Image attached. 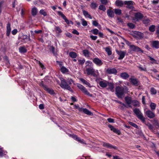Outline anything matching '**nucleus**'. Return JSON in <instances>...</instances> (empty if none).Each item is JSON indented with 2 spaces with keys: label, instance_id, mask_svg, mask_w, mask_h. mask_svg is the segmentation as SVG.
I'll use <instances>...</instances> for the list:
<instances>
[{
  "label": "nucleus",
  "instance_id": "1",
  "mask_svg": "<svg viewBox=\"0 0 159 159\" xmlns=\"http://www.w3.org/2000/svg\"><path fill=\"white\" fill-rule=\"evenodd\" d=\"M133 112L135 114L137 117L140 119L141 121L144 123L148 128L149 129L151 130L153 129V126L148 122H146L145 120V118L143 117V114L141 112L139 109L135 108L133 109Z\"/></svg>",
  "mask_w": 159,
  "mask_h": 159
},
{
  "label": "nucleus",
  "instance_id": "2",
  "mask_svg": "<svg viewBox=\"0 0 159 159\" xmlns=\"http://www.w3.org/2000/svg\"><path fill=\"white\" fill-rule=\"evenodd\" d=\"M115 94L119 98H122L125 96V89L121 86H118L115 88Z\"/></svg>",
  "mask_w": 159,
  "mask_h": 159
},
{
  "label": "nucleus",
  "instance_id": "3",
  "mask_svg": "<svg viewBox=\"0 0 159 159\" xmlns=\"http://www.w3.org/2000/svg\"><path fill=\"white\" fill-rule=\"evenodd\" d=\"M74 107L75 109H77L80 112H83L88 116L93 115V113L87 108H84L83 107H80L79 106L76 105H74Z\"/></svg>",
  "mask_w": 159,
  "mask_h": 159
},
{
  "label": "nucleus",
  "instance_id": "4",
  "mask_svg": "<svg viewBox=\"0 0 159 159\" xmlns=\"http://www.w3.org/2000/svg\"><path fill=\"white\" fill-rule=\"evenodd\" d=\"M60 80L61 84L60 85V86L62 88L66 89L71 92L73 91L70 86L69 85L67 82L64 79L62 78Z\"/></svg>",
  "mask_w": 159,
  "mask_h": 159
},
{
  "label": "nucleus",
  "instance_id": "5",
  "mask_svg": "<svg viewBox=\"0 0 159 159\" xmlns=\"http://www.w3.org/2000/svg\"><path fill=\"white\" fill-rule=\"evenodd\" d=\"M77 86L82 92L85 95L90 97H92L93 96V94H90L88 91L87 89L82 84L78 83L77 84Z\"/></svg>",
  "mask_w": 159,
  "mask_h": 159
},
{
  "label": "nucleus",
  "instance_id": "6",
  "mask_svg": "<svg viewBox=\"0 0 159 159\" xmlns=\"http://www.w3.org/2000/svg\"><path fill=\"white\" fill-rule=\"evenodd\" d=\"M39 85L40 87H43L45 91H46L50 94L54 95L55 94L54 90L52 89L48 88L47 85L43 83V81L39 84Z\"/></svg>",
  "mask_w": 159,
  "mask_h": 159
},
{
  "label": "nucleus",
  "instance_id": "7",
  "mask_svg": "<svg viewBox=\"0 0 159 159\" xmlns=\"http://www.w3.org/2000/svg\"><path fill=\"white\" fill-rule=\"evenodd\" d=\"M86 71L88 75H91L96 78L98 77V75L95 73V70L93 67L86 68Z\"/></svg>",
  "mask_w": 159,
  "mask_h": 159
},
{
  "label": "nucleus",
  "instance_id": "8",
  "mask_svg": "<svg viewBox=\"0 0 159 159\" xmlns=\"http://www.w3.org/2000/svg\"><path fill=\"white\" fill-rule=\"evenodd\" d=\"M134 4V2L132 1H124V5H126V7L129 9L134 10L135 8L133 6Z\"/></svg>",
  "mask_w": 159,
  "mask_h": 159
},
{
  "label": "nucleus",
  "instance_id": "9",
  "mask_svg": "<svg viewBox=\"0 0 159 159\" xmlns=\"http://www.w3.org/2000/svg\"><path fill=\"white\" fill-rule=\"evenodd\" d=\"M129 48L131 49L134 51L140 53H143V51L139 47L135 46L134 45H131L129 46Z\"/></svg>",
  "mask_w": 159,
  "mask_h": 159
},
{
  "label": "nucleus",
  "instance_id": "10",
  "mask_svg": "<svg viewBox=\"0 0 159 159\" xmlns=\"http://www.w3.org/2000/svg\"><path fill=\"white\" fill-rule=\"evenodd\" d=\"M134 16L135 19L133 20H136L137 21L142 20L144 17L143 14L140 12L135 13Z\"/></svg>",
  "mask_w": 159,
  "mask_h": 159
},
{
  "label": "nucleus",
  "instance_id": "11",
  "mask_svg": "<svg viewBox=\"0 0 159 159\" xmlns=\"http://www.w3.org/2000/svg\"><path fill=\"white\" fill-rule=\"evenodd\" d=\"M146 116L148 118L152 119L154 118L155 116V114L154 112H153L150 110H148L145 112Z\"/></svg>",
  "mask_w": 159,
  "mask_h": 159
},
{
  "label": "nucleus",
  "instance_id": "12",
  "mask_svg": "<svg viewBox=\"0 0 159 159\" xmlns=\"http://www.w3.org/2000/svg\"><path fill=\"white\" fill-rule=\"evenodd\" d=\"M93 62L98 66H102L103 63L102 60L98 57H95L93 59Z\"/></svg>",
  "mask_w": 159,
  "mask_h": 159
},
{
  "label": "nucleus",
  "instance_id": "13",
  "mask_svg": "<svg viewBox=\"0 0 159 159\" xmlns=\"http://www.w3.org/2000/svg\"><path fill=\"white\" fill-rule=\"evenodd\" d=\"M18 39L24 43H27L28 41V36L27 35L23 34L18 38Z\"/></svg>",
  "mask_w": 159,
  "mask_h": 159
},
{
  "label": "nucleus",
  "instance_id": "14",
  "mask_svg": "<svg viewBox=\"0 0 159 159\" xmlns=\"http://www.w3.org/2000/svg\"><path fill=\"white\" fill-rule=\"evenodd\" d=\"M125 100L126 103L128 105L129 107L132 108V106L130 105L132 103V100L131 97L128 96H126L125 98Z\"/></svg>",
  "mask_w": 159,
  "mask_h": 159
},
{
  "label": "nucleus",
  "instance_id": "15",
  "mask_svg": "<svg viewBox=\"0 0 159 159\" xmlns=\"http://www.w3.org/2000/svg\"><path fill=\"white\" fill-rule=\"evenodd\" d=\"M106 72L108 74H114L116 75L117 71V70L115 68H108L106 70Z\"/></svg>",
  "mask_w": 159,
  "mask_h": 159
},
{
  "label": "nucleus",
  "instance_id": "16",
  "mask_svg": "<svg viewBox=\"0 0 159 159\" xmlns=\"http://www.w3.org/2000/svg\"><path fill=\"white\" fill-rule=\"evenodd\" d=\"M116 52L118 55L119 56L118 58V59L119 60L123 59L124 57L126 54V52L116 50Z\"/></svg>",
  "mask_w": 159,
  "mask_h": 159
},
{
  "label": "nucleus",
  "instance_id": "17",
  "mask_svg": "<svg viewBox=\"0 0 159 159\" xmlns=\"http://www.w3.org/2000/svg\"><path fill=\"white\" fill-rule=\"evenodd\" d=\"M108 127L114 133H116L118 135H120L121 132L119 130H118L115 128L113 126L109 125Z\"/></svg>",
  "mask_w": 159,
  "mask_h": 159
},
{
  "label": "nucleus",
  "instance_id": "18",
  "mask_svg": "<svg viewBox=\"0 0 159 159\" xmlns=\"http://www.w3.org/2000/svg\"><path fill=\"white\" fill-rule=\"evenodd\" d=\"M102 146L104 147L110 149L113 148L115 149H116L117 148L116 146H113L109 143H106L105 142H103V143Z\"/></svg>",
  "mask_w": 159,
  "mask_h": 159
},
{
  "label": "nucleus",
  "instance_id": "19",
  "mask_svg": "<svg viewBox=\"0 0 159 159\" xmlns=\"http://www.w3.org/2000/svg\"><path fill=\"white\" fill-rule=\"evenodd\" d=\"M57 14L59 16H61V17L65 20V22L67 24L69 25L70 24L69 21L62 12L61 11H58L57 12Z\"/></svg>",
  "mask_w": 159,
  "mask_h": 159
},
{
  "label": "nucleus",
  "instance_id": "20",
  "mask_svg": "<svg viewBox=\"0 0 159 159\" xmlns=\"http://www.w3.org/2000/svg\"><path fill=\"white\" fill-rule=\"evenodd\" d=\"M129 81L133 85L138 86L139 85V81L136 78H129Z\"/></svg>",
  "mask_w": 159,
  "mask_h": 159
},
{
  "label": "nucleus",
  "instance_id": "21",
  "mask_svg": "<svg viewBox=\"0 0 159 159\" xmlns=\"http://www.w3.org/2000/svg\"><path fill=\"white\" fill-rule=\"evenodd\" d=\"M49 50L50 52H51L53 55L56 57H57L58 55L57 52L55 51V48L52 45L50 46L49 48Z\"/></svg>",
  "mask_w": 159,
  "mask_h": 159
},
{
  "label": "nucleus",
  "instance_id": "22",
  "mask_svg": "<svg viewBox=\"0 0 159 159\" xmlns=\"http://www.w3.org/2000/svg\"><path fill=\"white\" fill-rule=\"evenodd\" d=\"M107 14L109 17L113 18L114 16V12L111 9H109L107 10Z\"/></svg>",
  "mask_w": 159,
  "mask_h": 159
},
{
  "label": "nucleus",
  "instance_id": "23",
  "mask_svg": "<svg viewBox=\"0 0 159 159\" xmlns=\"http://www.w3.org/2000/svg\"><path fill=\"white\" fill-rule=\"evenodd\" d=\"M115 4L117 7H123L124 5V2L120 0H117L116 1Z\"/></svg>",
  "mask_w": 159,
  "mask_h": 159
},
{
  "label": "nucleus",
  "instance_id": "24",
  "mask_svg": "<svg viewBox=\"0 0 159 159\" xmlns=\"http://www.w3.org/2000/svg\"><path fill=\"white\" fill-rule=\"evenodd\" d=\"M107 82L106 81H101L98 83L99 85L102 88L107 87Z\"/></svg>",
  "mask_w": 159,
  "mask_h": 159
},
{
  "label": "nucleus",
  "instance_id": "25",
  "mask_svg": "<svg viewBox=\"0 0 159 159\" xmlns=\"http://www.w3.org/2000/svg\"><path fill=\"white\" fill-rule=\"evenodd\" d=\"M120 77L123 79L126 80L129 76V75L126 72L121 73L120 75Z\"/></svg>",
  "mask_w": 159,
  "mask_h": 159
},
{
  "label": "nucleus",
  "instance_id": "26",
  "mask_svg": "<svg viewBox=\"0 0 159 159\" xmlns=\"http://www.w3.org/2000/svg\"><path fill=\"white\" fill-rule=\"evenodd\" d=\"M152 46L156 49L159 48V41H153L152 43Z\"/></svg>",
  "mask_w": 159,
  "mask_h": 159
},
{
  "label": "nucleus",
  "instance_id": "27",
  "mask_svg": "<svg viewBox=\"0 0 159 159\" xmlns=\"http://www.w3.org/2000/svg\"><path fill=\"white\" fill-rule=\"evenodd\" d=\"M107 85L108 86V89L110 90L112 92H113V89L114 88V84L111 82H107Z\"/></svg>",
  "mask_w": 159,
  "mask_h": 159
},
{
  "label": "nucleus",
  "instance_id": "28",
  "mask_svg": "<svg viewBox=\"0 0 159 159\" xmlns=\"http://www.w3.org/2000/svg\"><path fill=\"white\" fill-rule=\"evenodd\" d=\"M19 52L20 53H25L27 51V49L25 46H21L19 48Z\"/></svg>",
  "mask_w": 159,
  "mask_h": 159
},
{
  "label": "nucleus",
  "instance_id": "29",
  "mask_svg": "<svg viewBox=\"0 0 159 159\" xmlns=\"http://www.w3.org/2000/svg\"><path fill=\"white\" fill-rule=\"evenodd\" d=\"M83 15L86 18H88L90 19H92V16L89 13L84 10L83 11Z\"/></svg>",
  "mask_w": 159,
  "mask_h": 159
},
{
  "label": "nucleus",
  "instance_id": "30",
  "mask_svg": "<svg viewBox=\"0 0 159 159\" xmlns=\"http://www.w3.org/2000/svg\"><path fill=\"white\" fill-rule=\"evenodd\" d=\"M60 70L63 74H65L69 71V70L63 66L61 67Z\"/></svg>",
  "mask_w": 159,
  "mask_h": 159
},
{
  "label": "nucleus",
  "instance_id": "31",
  "mask_svg": "<svg viewBox=\"0 0 159 159\" xmlns=\"http://www.w3.org/2000/svg\"><path fill=\"white\" fill-rule=\"evenodd\" d=\"M80 80L84 84L87 85L90 88L91 87L90 84L84 79L81 78L80 79Z\"/></svg>",
  "mask_w": 159,
  "mask_h": 159
},
{
  "label": "nucleus",
  "instance_id": "32",
  "mask_svg": "<svg viewBox=\"0 0 159 159\" xmlns=\"http://www.w3.org/2000/svg\"><path fill=\"white\" fill-rule=\"evenodd\" d=\"M134 34L139 36L140 39H142L143 38L144 34L143 33L140 32L136 31Z\"/></svg>",
  "mask_w": 159,
  "mask_h": 159
},
{
  "label": "nucleus",
  "instance_id": "33",
  "mask_svg": "<svg viewBox=\"0 0 159 159\" xmlns=\"http://www.w3.org/2000/svg\"><path fill=\"white\" fill-rule=\"evenodd\" d=\"M82 52L83 54L85 57H89V52L88 50L87 49L83 50Z\"/></svg>",
  "mask_w": 159,
  "mask_h": 159
},
{
  "label": "nucleus",
  "instance_id": "34",
  "mask_svg": "<svg viewBox=\"0 0 159 159\" xmlns=\"http://www.w3.org/2000/svg\"><path fill=\"white\" fill-rule=\"evenodd\" d=\"M132 103V104L134 107H139L140 106L139 102L136 100H133Z\"/></svg>",
  "mask_w": 159,
  "mask_h": 159
},
{
  "label": "nucleus",
  "instance_id": "35",
  "mask_svg": "<svg viewBox=\"0 0 159 159\" xmlns=\"http://www.w3.org/2000/svg\"><path fill=\"white\" fill-rule=\"evenodd\" d=\"M37 13V8L34 7L31 10V14L32 15L34 16H36Z\"/></svg>",
  "mask_w": 159,
  "mask_h": 159
},
{
  "label": "nucleus",
  "instance_id": "36",
  "mask_svg": "<svg viewBox=\"0 0 159 159\" xmlns=\"http://www.w3.org/2000/svg\"><path fill=\"white\" fill-rule=\"evenodd\" d=\"M106 52L107 53V54L109 56L111 55L112 54V52L111 49L110 47H106L105 48Z\"/></svg>",
  "mask_w": 159,
  "mask_h": 159
},
{
  "label": "nucleus",
  "instance_id": "37",
  "mask_svg": "<svg viewBox=\"0 0 159 159\" xmlns=\"http://www.w3.org/2000/svg\"><path fill=\"white\" fill-rule=\"evenodd\" d=\"M69 56L72 58H75L77 57V53L73 52H70L69 54Z\"/></svg>",
  "mask_w": 159,
  "mask_h": 159
},
{
  "label": "nucleus",
  "instance_id": "38",
  "mask_svg": "<svg viewBox=\"0 0 159 159\" xmlns=\"http://www.w3.org/2000/svg\"><path fill=\"white\" fill-rule=\"evenodd\" d=\"M114 13L117 15H120L122 13V11L119 9H114Z\"/></svg>",
  "mask_w": 159,
  "mask_h": 159
},
{
  "label": "nucleus",
  "instance_id": "39",
  "mask_svg": "<svg viewBox=\"0 0 159 159\" xmlns=\"http://www.w3.org/2000/svg\"><path fill=\"white\" fill-rule=\"evenodd\" d=\"M155 27L156 26L155 25H151L149 27V30L151 32H153L155 30Z\"/></svg>",
  "mask_w": 159,
  "mask_h": 159
},
{
  "label": "nucleus",
  "instance_id": "40",
  "mask_svg": "<svg viewBox=\"0 0 159 159\" xmlns=\"http://www.w3.org/2000/svg\"><path fill=\"white\" fill-rule=\"evenodd\" d=\"M149 59L151 61H152L151 62V63L152 64H157V61L154 58L151 57V56H148Z\"/></svg>",
  "mask_w": 159,
  "mask_h": 159
},
{
  "label": "nucleus",
  "instance_id": "41",
  "mask_svg": "<svg viewBox=\"0 0 159 159\" xmlns=\"http://www.w3.org/2000/svg\"><path fill=\"white\" fill-rule=\"evenodd\" d=\"M55 30L57 33H61L62 32V30L59 27L56 26L55 28Z\"/></svg>",
  "mask_w": 159,
  "mask_h": 159
},
{
  "label": "nucleus",
  "instance_id": "42",
  "mask_svg": "<svg viewBox=\"0 0 159 159\" xmlns=\"http://www.w3.org/2000/svg\"><path fill=\"white\" fill-rule=\"evenodd\" d=\"M150 91L152 95H155L157 93V91L156 89L153 87H152L151 88Z\"/></svg>",
  "mask_w": 159,
  "mask_h": 159
},
{
  "label": "nucleus",
  "instance_id": "43",
  "mask_svg": "<svg viewBox=\"0 0 159 159\" xmlns=\"http://www.w3.org/2000/svg\"><path fill=\"white\" fill-rule=\"evenodd\" d=\"M157 105L153 102H151L150 104V107L152 110H153L155 109Z\"/></svg>",
  "mask_w": 159,
  "mask_h": 159
},
{
  "label": "nucleus",
  "instance_id": "44",
  "mask_svg": "<svg viewBox=\"0 0 159 159\" xmlns=\"http://www.w3.org/2000/svg\"><path fill=\"white\" fill-rule=\"evenodd\" d=\"M98 6V5L96 3L92 2L90 4V7L92 9H95Z\"/></svg>",
  "mask_w": 159,
  "mask_h": 159
},
{
  "label": "nucleus",
  "instance_id": "45",
  "mask_svg": "<svg viewBox=\"0 0 159 159\" xmlns=\"http://www.w3.org/2000/svg\"><path fill=\"white\" fill-rule=\"evenodd\" d=\"M127 25L130 29H134L135 27V25L132 23H128L127 24Z\"/></svg>",
  "mask_w": 159,
  "mask_h": 159
},
{
  "label": "nucleus",
  "instance_id": "46",
  "mask_svg": "<svg viewBox=\"0 0 159 159\" xmlns=\"http://www.w3.org/2000/svg\"><path fill=\"white\" fill-rule=\"evenodd\" d=\"M99 9L104 11L106 10V7L103 5H101L99 7Z\"/></svg>",
  "mask_w": 159,
  "mask_h": 159
},
{
  "label": "nucleus",
  "instance_id": "47",
  "mask_svg": "<svg viewBox=\"0 0 159 159\" xmlns=\"http://www.w3.org/2000/svg\"><path fill=\"white\" fill-rule=\"evenodd\" d=\"M39 13L43 15L44 16H45L47 15V12L43 9L39 11Z\"/></svg>",
  "mask_w": 159,
  "mask_h": 159
},
{
  "label": "nucleus",
  "instance_id": "48",
  "mask_svg": "<svg viewBox=\"0 0 159 159\" xmlns=\"http://www.w3.org/2000/svg\"><path fill=\"white\" fill-rule=\"evenodd\" d=\"M98 30L97 29H94L91 31V32L95 35L98 34Z\"/></svg>",
  "mask_w": 159,
  "mask_h": 159
},
{
  "label": "nucleus",
  "instance_id": "49",
  "mask_svg": "<svg viewBox=\"0 0 159 159\" xmlns=\"http://www.w3.org/2000/svg\"><path fill=\"white\" fill-rule=\"evenodd\" d=\"M7 31L11 32V24L9 23H8L7 25Z\"/></svg>",
  "mask_w": 159,
  "mask_h": 159
},
{
  "label": "nucleus",
  "instance_id": "50",
  "mask_svg": "<svg viewBox=\"0 0 159 159\" xmlns=\"http://www.w3.org/2000/svg\"><path fill=\"white\" fill-rule=\"evenodd\" d=\"M129 124L132 126L136 128V129H139L138 126L135 123L131 122H129Z\"/></svg>",
  "mask_w": 159,
  "mask_h": 159
},
{
  "label": "nucleus",
  "instance_id": "51",
  "mask_svg": "<svg viewBox=\"0 0 159 159\" xmlns=\"http://www.w3.org/2000/svg\"><path fill=\"white\" fill-rule=\"evenodd\" d=\"M82 22V25L84 26H86L88 25L87 22L84 19H81Z\"/></svg>",
  "mask_w": 159,
  "mask_h": 159
},
{
  "label": "nucleus",
  "instance_id": "52",
  "mask_svg": "<svg viewBox=\"0 0 159 159\" xmlns=\"http://www.w3.org/2000/svg\"><path fill=\"white\" fill-rule=\"evenodd\" d=\"M99 24L98 23L96 20H93L92 21V25H93L95 26H97Z\"/></svg>",
  "mask_w": 159,
  "mask_h": 159
},
{
  "label": "nucleus",
  "instance_id": "53",
  "mask_svg": "<svg viewBox=\"0 0 159 159\" xmlns=\"http://www.w3.org/2000/svg\"><path fill=\"white\" fill-rule=\"evenodd\" d=\"M78 61L79 62V64L82 65L85 62V59L83 58L82 60H79Z\"/></svg>",
  "mask_w": 159,
  "mask_h": 159
},
{
  "label": "nucleus",
  "instance_id": "54",
  "mask_svg": "<svg viewBox=\"0 0 159 159\" xmlns=\"http://www.w3.org/2000/svg\"><path fill=\"white\" fill-rule=\"evenodd\" d=\"M71 137L73 138L74 139L77 141V139H79V137L76 135L74 134H72L71 135Z\"/></svg>",
  "mask_w": 159,
  "mask_h": 159
},
{
  "label": "nucleus",
  "instance_id": "55",
  "mask_svg": "<svg viewBox=\"0 0 159 159\" xmlns=\"http://www.w3.org/2000/svg\"><path fill=\"white\" fill-rule=\"evenodd\" d=\"M90 38L93 40H95L97 38V36H93V35H90Z\"/></svg>",
  "mask_w": 159,
  "mask_h": 159
},
{
  "label": "nucleus",
  "instance_id": "56",
  "mask_svg": "<svg viewBox=\"0 0 159 159\" xmlns=\"http://www.w3.org/2000/svg\"><path fill=\"white\" fill-rule=\"evenodd\" d=\"M77 141L79 142L80 143L82 144H84L85 143L83 139H81L79 137V139H77Z\"/></svg>",
  "mask_w": 159,
  "mask_h": 159
},
{
  "label": "nucleus",
  "instance_id": "57",
  "mask_svg": "<svg viewBox=\"0 0 159 159\" xmlns=\"http://www.w3.org/2000/svg\"><path fill=\"white\" fill-rule=\"evenodd\" d=\"M39 66L42 69V70L45 69V67L44 65L41 62L39 61Z\"/></svg>",
  "mask_w": 159,
  "mask_h": 159
},
{
  "label": "nucleus",
  "instance_id": "58",
  "mask_svg": "<svg viewBox=\"0 0 159 159\" xmlns=\"http://www.w3.org/2000/svg\"><path fill=\"white\" fill-rule=\"evenodd\" d=\"M155 34L157 36H159V25L157 26Z\"/></svg>",
  "mask_w": 159,
  "mask_h": 159
},
{
  "label": "nucleus",
  "instance_id": "59",
  "mask_svg": "<svg viewBox=\"0 0 159 159\" xmlns=\"http://www.w3.org/2000/svg\"><path fill=\"white\" fill-rule=\"evenodd\" d=\"M18 32V30L16 29H15L12 30V34L13 35H16Z\"/></svg>",
  "mask_w": 159,
  "mask_h": 159
},
{
  "label": "nucleus",
  "instance_id": "60",
  "mask_svg": "<svg viewBox=\"0 0 159 159\" xmlns=\"http://www.w3.org/2000/svg\"><path fill=\"white\" fill-rule=\"evenodd\" d=\"M72 33L74 34H75L77 35L79 34V33L76 30L74 29L72 32Z\"/></svg>",
  "mask_w": 159,
  "mask_h": 159
},
{
  "label": "nucleus",
  "instance_id": "61",
  "mask_svg": "<svg viewBox=\"0 0 159 159\" xmlns=\"http://www.w3.org/2000/svg\"><path fill=\"white\" fill-rule=\"evenodd\" d=\"M138 67L141 71H144L146 72L147 71V69L146 68H143L141 66H139Z\"/></svg>",
  "mask_w": 159,
  "mask_h": 159
},
{
  "label": "nucleus",
  "instance_id": "62",
  "mask_svg": "<svg viewBox=\"0 0 159 159\" xmlns=\"http://www.w3.org/2000/svg\"><path fill=\"white\" fill-rule=\"evenodd\" d=\"M3 148H0V157H2L3 156Z\"/></svg>",
  "mask_w": 159,
  "mask_h": 159
},
{
  "label": "nucleus",
  "instance_id": "63",
  "mask_svg": "<svg viewBox=\"0 0 159 159\" xmlns=\"http://www.w3.org/2000/svg\"><path fill=\"white\" fill-rule=\"evenodd\" d=\"M39 108L41 110H43L44 108V105L43 104H41L39 105Z\"/></svg>",
  "mask_w": 159,
  "mask_h": 159
},
{
  "label": "nucleus",
  "instance_id": "64",
  "mask_svg": "<svg viewBox=\"0 0 159 159\" xmlns=\"http://www.w3.org/2000/svg\"><path fill=\"white\" fill-rule=\"evenodd\" d=\"M154 124L155 125L157 126L158 127L159 126V123L158 122V121L157 120H154Z\"/></svg>",
  "mask_w": 159,
  "mask_h": 159
}]
</instances>
